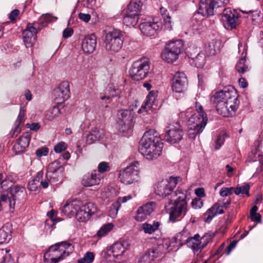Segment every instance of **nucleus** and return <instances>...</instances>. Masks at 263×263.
I'll return each mask as SVG.
<instances>
[{
  "instance_id": "11",
  "label": "nucleus",
  "mask_w": 263,
  "mask_h": 263,
  "mask_svg": "<svg viewBox=\"0 0 263 263\" xmlns=\"http://www.w3.org/2000/svg\"><path fill=\"white\" fill-rule=\"evenodd\" d=\"M139 163L135 161L119 173V177L122 182L129 184L137 182L139 178Z\"/></svg>"
},
{
  "instance_id": "59",
  "label": "nucleus",
  "mask_w": 263,
  "mask_h": 263,
  "mask_svg": "<svg viewBox=\"0 0 263 263\" xmlns=\"http://www.w3.org/2000/svg\"><path fill=\"white\" fill-rule=\"evenodd\" d=\"M73 33V30L71 28H66L63 32V37L65 39L70 37Z\"/></svg>"
},
{
  "instance_id": "45",
  "label": "nucleus",
  "mask_w": 263,
  "mask_h": 263,
  "mask_svg": "<svg viewBox=\"0 0 263 263\" xmlns=\"http://www.w3.org/2000/svg\"><path fill=\"white\" fill-rule=\"evenodd\" d=\"M120 206L119 203L117 202L116 201L114 202L110 206V210L109 211V216L112 218H115L116 217L118 210Z\"/></svg>"
},
{
  "instance_id": "28",
  "label": "nucleus",
  "mask_w": 263,
  "mask_h": 263,
  "mask_svg": "<svg viewBox=\"0 0 263 263\" xmlns=\"http://www.w3.org/2000/svg\"><path fill=\"white\" fill-rule=\"evenodd\" d=\"M223 20L227 22L229 26L235 28L238 24V15L234 10L227 8L223 10Z\"/></svg>"
},
{
  "instance_id": "33",
  "label": "nucleus",
  "mask_w": 263,
  "mask_h": 263,
  "mask_svg": "<svg viewBox=\"0 0 263 263\" xmlns=\"http://www.w3.org/2000/svg\"><path fill=\"white\" fill-rule=\"evenodd\" d=\"M62 105L58 104L48 110L45 114V118L48 121H52L62 114Z\"/></svg>"
},
{
  "instance_id": "7",
  "label": "nucleus",
  "mask_w": 263,
  "mask_h": 263,
  "mask_svg": "<svg viewBox=\"0 0 263 263\" xmlns=\"http://www.w3.org/2000/svg\"><path fill=\"white\" fill-rule=\"evenodd\" d=\"M25 195V188L20 185H12L8 189L6 195H2L1 200L8 202L11 209L14 210L16 201L21 200Z\"/></svg>"
},
{
  "instance_id": "56",
  "label": "nucleus",
  "mask_w": 263,
  "mask_h": 263,
  "mask_svg": "<svg viewBox=\"0 0 263 263\" xmlns=\"http://www.w3.org/2000/svg\"><path fill=\"white\" fill-rule=\"evenodd\" d=\"M48 153V148L46 147H42L36 151V155L38 157L46 156Z\"/></svg>"
},
{
  "instance_id": "35",
  "label": "nucleus",
  "mask_w": 263,
  "mask_h": 263,
  "mask_svg": "<svg viewBox=\"0 0 263 263\" xmlns=\"http://www.w3.org/2000/svg\"><path fill=\"white\" fill-rule=\"evenodd\" d=\"M139 16L137 14L127 12L126 15L123 18V22L127 26H135L138 23Z\"/></svg>"
},
{
  "instance_id": "47",
  "label": "nucleus",
  "mask_w": 263,
  "mask_h": 263,
  "mask_svg": "<svg viewBox=\"0 0 263 263\" xmlns=\"http://www.w3.org/2000/svg\"><path fill=\"white\" fill-rule=\"evenodd\" d=\"M234 192V188L231 187H222L221 189L219 194L221 197L229 196Z\"/></svg>"
},
{
  "instance_id": "12",
  "label": "nucleus",
  "mask_w": 263,
  "mask_h": 263,
  "mask_svg": "<svg viewBox=\"0 0 263 263\" xmlns=\"http://www.w3.org/2000/svg\"><path fill=\"white\" fill-rule=\"evenodd\" d=\"M183 132L178 122H172L168 124L166 128L165 138L171 143H176L183 137Z\"/></svg>"
},
{
  "instance_id": "27",
  "label": "nucleus",
  "mask_w": 263,
  "mask_h": 263,
  "mask_svg": "<svg viewBox=\"0 0 263 263\" xmlns=\"http://www.w3.org/2000/svg\"><path fill=\"white\" fill-rule=\"evenodd\" d=\"M155 208V203L153 202L141 206L137 211L136 220L139 221H143L154 211Z\"/></svg>"
},
{
  "instance_id": "10",
  "label": "nucleus",
  "mask_w": 263,
  "mask_h": 263,
  "mask_svg": "<svg viewBox=\"0 0 263 263\" xmlns=\"http://www.w3.org/2000/svg\"><path fill=\"white\" fill-rule=\"evenodd\" d=\"M183 46V43L180 40L167 43L161 54L162 59L167 63L175 61L178 59Z\"/></svg>"
},
{
  "instance_id": "20",
  "label": "nucleus",
  "mask_w": 263,
  "mask_h": 263,
  "mask_svg": "<svg viewBox=\"0 0 263 263\" xmlns=\"http://www.w3.org/2000/svg\"><path fill=\"white\" fill-rule=\"evenodd\" d=\"M187 211V206L174 203L170 211V220L173 222L180 220Z\"/></svg>"
},
{
  "instance_id": "25",
  "label": "nucleus",
  "mask_w": 263,
  "mask_h": 263,
  "mask_svg": "<svg viewBox=\"0 0 263 263\" xmlns=\"http://www.w3.org/2000/svg\"><path fill=\"white\" fill-rule=\"evenodd\" d=\"M96 45L97 37L93 34L85 36L82 41V48L86 53H92L96 48Z\"/></svg>"
},
{
  "instance_id": "64",
  "label": "nucleus",
  "mask_w": 263,
  "mask_h": 263,
  "mask_svg": "<svg viewBox=\"0 0 263 263\" xmlns=\"http://www.w3.org/2000/svg\"><path fill=\"white\" fill-rule=\"evenodd\" d=\"M26 126L27 128H29L32 130H37L40 127V124L37 123H33L32 124L28 123Z\"/></svg>"
},
{
  "instance_id": "53",
  "label": "nucleus",
  "mask_w": 263,
  "mask_h": 263,
  "mask_svg": "<svg viewBox=\"0 0 263 263\" xmlns=\"http://www.w3.org/2000/svg\"><path fill=\"white\" fill-rule=\"evenodd\" d=\"M67 147V145L64 142H59L54 148L56 153H60L64 151Z\"/></svg>"
},
{
  "instance_id": "17",
  "label": "nucleus",
  "mask_w": 263,
  "mask_h": 263,
  "mask_svg": "<svg viewBox=\"0 0 263 263\" xmlns=\"http://www.w3.org/2000/svg\"><path fill=\"white\" fill-rule=\"evenodd\" d=\"M70 93L69 83L66 81L63 82L54 90V100L58 104L62 105V103L69 98Z\"/></svg>"
},
{
  "instance_id": "22",
  "label": "nucleus",
  "mask_w": 263,
  "mask_h": 263,
  "mask_svg": "<svg viewBox=\"0 0 263 263\" xmlns=\"http://www.w3.org/2000/svg\"><path fill=\"white\" fill-rule=\"evenodd\" d=\"M31 135L29 133H24L14 144L13 149L16 154H21L26 151L29 146Z\"/></svg>"
},
{
  "instance_id": "16",
  "label": "nucleus",
  "mask_w": 263,
  "mask_h": 263,
  "mask_svg": "<svg viewBox=\"0 0 263 263\" xmlns=\"http://www.w3.org/2000/svg\"><path fill=\"white\" fill-rule=\"evenodd\" d=\"M40 31L37 28V24H28L26 28L23 32V41L27 48L33 46L36 40V34Z\"/></svg>"
},
{
  "instance_id": "13",
  "label": "nucleus",
  "mask_w": 263,
  "mask_h": 263,
  "mask_svg": "<svg viewBox=\"0 0 263 263\" xmlns=\"http://www.w3.org/2000/svg\"><path fill=\"white\" fill-rule=\"evenodd\" d=\"M118 117L117 123L119 130L123 133L128 130L131 127L133 119L132 111L127 109L119 110Z\"/></svg>"
},
{
  "instance_id": "40",
  "label": "nucleus",
  "mask_w": 263,
  "mask_h": 263,
  "mask_svg": "<svg viewBox=\"0 0 263 263\" xmlns=\"http://www.w3.org/2000/svg\"><path fill=\"white\" fill-rule=\"evenodd\" d=\"M160 12L163 16L164 21V27L168 30L172 29L171 17L167 13V11L163 8H160Z\"/></svg>"
},
{
  "instance_id": "1",
  "label": "nucleus",
  "mask_w": 263,
  "mask_h": 263,
  "mask_svg": "<svg viewBox=\"0 0 263 263\" xmlns=\"http://www.w3.org/2000/svg\"><path fill=\"white\" fill-rule=\"evenodd\" d=\"M238 95L234 87L229 86L216 92L212 97V100L216 104L217 112L224 117L235 115L239 102Z\"/></svg>"
},
{
  "instance_id": "14",
  "label": "nucleus",
  "mask_w": 263,
  "mask_h": 263,
  "mask_svg": "<svg viewBox=\"0 0 263 263\" xmlns=\"http://www.w3.org/2000/svg\"><path fill=\"white\" fill-rule=\"evenodd\" d=\"M98 208L95 204L91 202L80 206L75 215L80 222H85L89 220L90 217L97 212Z\"/></svg>"
},
{
  "instance_id": "8",
  "label": "nucleus",
  "mask_w": 263,
  "mask_h": 263,
  "mask_svg": "<svg viewBox=\"0 0 263 263\" xmlns=\"http://www.w3.org/2000/svg\"><path fill=\"white\" fill-rule=\"evenodd\" d=\"M64 168L59 161L55 160L49 164L47 167L46 178L48 183L51 184H58L62 182L63 180Z\"/></svg>"
},
{
  "instance_id": "46",
  "label": "nucleus",
  "mask_w": 263,
  "mask_h": 263,
  "mask_svg": "<svg viewBox=\"0 0 263 263\" xmlns=\"http://www.w3.org/2000/svg\"><path fill=\"white\" fill-rule=\"evenodd\" d=\"M245 59L243 58H241L237 63L236 65V69L238 72L243 73L247 71L248 67L246 66V65L245 64Z\"/></svg>"
},
{
  "instance_id": "60",
  "label": "nucleus",
  "mask_w": 263,
  "mask_h": 263,
  "mask_svg": "<svg viewBox=\"0 0 263 263\" xmlns=\"http://www.w3.org/2000/svg\"><path fill=\"white\" fill-rule=\"evenodd\" d=\"M79 18L85 23L88 22L91 18L90 15L89 14H85L83 13H80L79 14Z\"/></svg>"
},
{
  "instance_id": "26",
  "label": "nucleus",
  "mask_w": 263,
  "mask_h": 263,
  "mask_svg": "<svg viewBox=\"0 0 263 263\" xmlns=\"http://www.w3.org/2000/svg\"><path fill=\"white\" fill-rule=\"evenodd\" d=\"M130 245L128 241L123 240L112 245L111 252L115 258H120L124 253L129 249Z\"/></svg>"
},
{
  "instance_id": "49",
  "label": "nucleus",
  "mask_w": 263,
  "mask_h": 263,
  "mask_svg": "<svg viewBox=\"0 0 263 263\" xmlns=\"http://www.w3.org/2000/svg\"><path fill=\"white\" fill-rule=\"evenodd\" d=\"M26 111L23 108L21 107L19 115L17 117V120L15 121V124L21 125L25 121V115Z\"/></svg>"
},
{
  "instance_id": "34",
  "label": "nucleus",
  "mask_w": 263,
  "mask_h": 263,
  "mask_svg": "<svg viewBox=\"0 0 263 263\" xmlns=\"http://www.w3.org/2000/svg\"><path fill=\"white\" fill-rule=\"evenodd\" d=\"M154 100V96L152 95L150 93L146 97L145 102L142 105L141 108L138 110V112L139 114L146 112L148 110H151L152 108Z\"/></svg>"
},
{
  "instance_id": "62",
  "label": "nucleus",
  "mask_w": 263,
  "mask_h": 263,
  "mask_svg": "<svg viewBox=\"0 0 263 263\" xmlns=\"http://www.w3.org/2000/svg\"><path fill=\"white\" fill-rule=\"evenodd\" d=\"M20 11L17 9H14L9 14V18L11 21H14L16 20V17L18 16Z\"/></svg>"
},
{
  "instance_id": "42",
  "label": "nucleus",
  "mask_w": 263,
  "mask_h": 263,
  "mask_svg": "<svg viewBox=\"0 0 263 263\" xmlns=\"http://www.w3.org/2000/svg\"><path fill=\"white\" fill-rule=\"evenodd\" d=\"M193 64L197 68H201L204 64L205 59L202 54L198 53L195 58H192Z\"/></svg>"
},
{
  "instance_id": "29",
  "label": "nucleus",
  "mask_w": 263,
  "mask_h": 263,
  "mask_svg": "<svg viewBox=\"0 0 263 263\" xmlns=\"http://www.w3.org/2000/svg\"><path fill=\"white\" fill-rule=\"evenodd\" d=\"M215 8L211 0H200L198 13L204 16L209 17L214 14Z\"/></svg>"
},
{
  "instance_id": "6",
  "label": "nucleus",
  "mask_w": 263,
  "mask_h": 263,
  "mask_svg": "<svg viewBox=\"0 0 263 263\" xmlns=\"http://www.w3.org/2000/svg\"><path fill=\"white\" fill-rule=\"evenodd\" d=\"M123 35L118 29H113L106 34L104 40L105 49L111 53L118 52L122 48Z\"/></svg>"
},
{
  "instance_id": "38",
  "label": "nucleus",
  "mask_w": 263,
  "mask_h": 263,
  "mask_svg": "<svg viewBox=\"0 0 263 263\" xmlns=\"http://www.w3.org/2000/svg\"><path fill=\"white\" fill-rule=\"evenodd\" d=\"M9 252L10 250L8 249L0 250V257L2 258L0 263H15L14 259L9 253Z\"/></svg>"
},
{
  "instance_id": "30",
  "label": "nucleus",
  "mask_w": 263,
  "mask_h": 263,
  "mask_svg": "<svg viewBox=\"0 0 263 263\" xmlns=\"http://www.w3.org/2000/svg\"><path fill=\"white\" fill-rule=\"evenodd\" d=\"M82 203L80 200H73L66 203L62 208V212L66 215L71 216L75 215Z\"/></svg>"
},
{
  "instance_id": "61",
  "label": "nucleus",
  "mask_w": 263,
  "mask_h": 263,
  "mask_svg": "<svg viewBox=\"0 0 263 263\" xmlns=\"http://www.w3.org/2000/svg\"><path fill=\"white\" fill-rule=\"evenodd\" d=\"M224 140V138L223 135H220L217 137L216 141V145L215 146V148L216 149H218L221 146V145L223 143Z\"/></svg>"
},
{
  "instance_id": "24",
  "label": "nucleus",
  "mask_w": 263,
  "mask_h": 263,
  "mask_svg": "<svg viewBox=\"0 0 263 263\" xmlns=\"http://www.w3.org/2000/svg\"><path fill=\"white\" fill-rule=\"evenodd\" d=\"M163 246H159L156 248L148 250L138 260V263H152L154 260L159 257L162 253L160 251Z\"/></svg>"
},
{
  "instance_id": "55",
  "label": "nucleus",
  "mask_w": 263,
  "mask_h": 263,
  "mask_svg": "<svg viewBox=\"0 0 263 263\" xmlns=\"http://www.w3.org/2000/svg\"><path fill=\"white\" fill-rule=\"evenodd\" d=\"M191 205L194 209H200L202 206L203 203L200 198H195L192 200Z\"/></svg>"
},
{
  "instance_id": "48",
  "label": "nucleus",
  "mask_w": 263,
  "mask_h": 263,
  "mask_svg": "<svg viewBox=\"0 0 263 263\" xmlns=\"http://www.w3.org/2000/svg\"><path fill=\"white\" fill-rule=\"evenodd\" d=\"M9 237H10V235H9V232L6 230V228L3 227L0 229V244L5 242Z\"/></svg>"
},
{
  "instance_id": "36",
  "label": "nucleus",
  "mask_w": 263,
  "mask_h": 263,
  "mask_svg": "<svg viewBox=\"0 0 263 263\" xmlns=\"http://www.w3.org/2000/svg\"><path fill=\"white\" fill-rule=\"evenodd\" d=\"M160 226V222L159 221H154L153 224L147 222L142 224L141 229L144 231L145 233L152 234L159 229Z\"/></svg>"
},
{
  "instance_id": "52",
  "label": "nucleus",
  "mask_w": 263,
  "mask_h": 263,
  "mask_svg": "<svg viewBox=\"0 0 263 263\" xmlns=\"http://www.w3.org/2000/svg\"><path fill=\"white\" fill-rule=\"evenodd\" d=\"M215 8L225 6L229 3V0H211Z\"/></svg>"
},
{
  "instance_id": "9",
  "label": "nucleus",
  "mask_w": 263,
  "mask_h": 263,
  "mask_svg": "<svg viewBox=\"0 0 263 263\" xmlns=\"http://www.w3.org/2000/svg\"><path fill=\"white\" fill-rule=\"evenodd\" d=\"M181 181V178L179 176H171L168 180L157 183L155 188V193L163 197L171 196L172 198L174 189Z\"/></svg>"
},
{
  "instance_id": "43",
  "label": "nucleus",
  "mask_w": 263,
  "mask_h": 263,
  "mask_svg": "<svg viewBox=\"0 0 263 263\" xmlns=\"http://www.w3.org/2000/svg\"><path fill=\"white\" fill-rule=\"evenodd\" d=\"M250 185L248 184H245L239 187L234 188V193L236 195L246 194L248 196L249 194Z\"/></svg>"
},
{
  "instance_id": "54",
  "label": "nucleus",
  "mask_w": 263,
  "mask_h": 263,
  "mask_svg": "<svg viewBox=\"0 0 263 263\" xmlns=\"http://www.w3.org/2000/svg\"><path fill=\"white\" fill-rule=\"evenodd\" d=\"M133 6H134L133 3H130L128 6L127 12L130 13L137 14V15L139 16L140 13V10L138 9L137 8L133 7Z\"/></svg>"
},
{
  "instance_id": "21",
  "label": "nucleus",
  "mask_w": 263,
  "mask_h": 263,
  "mask_svg": "<svg viewBox=\"0 0 263 263\" xmlns=\"http://www.w3.org/2000/svg\"><path fill=\"white\" fill-rule=\"evenodd\" d=\"M102 178L101 174L97 171H93L84 175L82 179V184L86 187L98 185Z\"/></svg>"
},
{
  "instance_id": "63",
  "label": "nucleus",
  "mask_w": 263,
  "mask_h": 263,
  "mask_svg": "<svg viewBox=\"0 0 263 263\" xmlns=\"http://www.w3.org/2000/svg\"><path fill=\"white\" fill-rule=\"evenodd\" d=\"M250 217L253 221L256 222H260L261 221V215L259 213L254 214L250 215Z\"/></svg>"
},
{
  "instance_id": "57",
  "label": "nucleus",
  "mask_w": 263,
  "mask_h": 263,
  "mask_svg": "<svg viewBox=\"0 0 263 263\" xmlns=\"http://www.w3.org/2000/svg\"><path fill=\"white\" fill-rule=\"evenodd\" d=\"M132 199V196L130 195H128L124 197H118L116 202L119 203V205L121 206V203H126L127 201L130 200Z\"/></svg>"
},
{
  "instance_id": "32",
  "label": "nucleus",
  "mask_w": 263,
  "mask_h": 263,
  "mask_svg": "<svg viewBox=\"0 0 263 263\" xmlns=\"http://www.w3.org/2000/svg\"><path fill=\"white\" fill-rule=\"evenodd\" d=\"M173 196L176 197V198L175 199H170L169 203H171L174 201V203L178 204H183V205L187 206V197L186 193L180 190H177L176 192H173Z\"/></svg>"
},
{
  "instance_id": "5",
  "label": "nucleus",
  "mask_w": 263,
  "mask_h": 263,
  "mask_svg": "<svg viewBox=\"0 0 263 263\" xmlns=\"http://www.w3.org/2000/svg\"><path fill=\"white\" fill-rule=\"evenodd\" d=\"M149 61L142 58L135 61L129 69V74L134 81H140L146 78L150 69Z\"/></svg>"
},
{
  "instance_id": "44",
  "label": "nucleus",
  "mask_w": 263,
  "mask_h": 263,
  "mask_svg": "<svg viewBox=\"0 0 263 263\" xmlns=\"http://www.w3.org/2000/svg\"><path fill=\"white\" fill-rule=\"evenodd\" d=\"M215 206H212L203 215L204 221L206 222H210L213 218L216 216V212L214 211Z\"/></svg>"
},
{
  "instance_id": "50",
  "label": "nucleus",
  "mask_w": 263,
  "mask_h": 263,
  "mask_svg": "<svg viewBox=\"0 0 263 263\" xmlns=\"http://www.w3.org/2000/svg\"><path fill=\"white\" fill-rule=\"evenodd\" d=\"M205 53L208 56L213 55L216 54V50L214 45L209 44L205 46Z\"/></svg>"
},
{
  "instance_id": "39",
  "label": "nucleus",
  "mask_w": 263,
  "mask_h": 263,
  "mask_svg": "<svg viewBox=\"0 0 263 263\" xmlns=\"http://www.w3.org/2000/svg\"><path fill=\"white\" fill-rule=\"evenodd\" d=\"M114 226L112 223H107L104 224L97 233L96 235L101 238L107 235L113 229Z\"/></svg>"
},
{
  "instance_id": "19",
  "label": "nucleus",
  "mask_w": 263,
  "mask_h": 263,
  "mask_svg": "<svg viewBox=\"0 0 263 263\" xmlns=\"http://www.w3.org/2000/svg\"><path fill=\"white\" fill-rule=\"evenodd\" d=\"M139 28L144 35L152 36L157 33L161 28V24L157 22L145 21L140 24Z\"/></svg>"
},
{
  "instance_id": "31",
  "label": "nucleus",
  "mask_w": 263,
  "mask_h": 263,
  "mask_svg": "<svg viewBox=\"0 0 263 263\" xmlns=\"http://www.w3.org/2000/svg\"><path fill=\"white\" fill-rule=\"evenodd\" d=\"M104 136V131L102 129L94 128L91 130L86 137V142L88 144H91L103 138Z\"/></svg>"
},
{
  "instance_id": "15",
  "label": "nucleus",
  "mask_w": 263,
  "mask_h": 263,
  "mask_svg": "<svg viewBox=\"0 0 263 263\" xmlns=\"http://www.w3.org/2000/svg\"><path fill=\"white\" fill-rule=\"evenodd\" d=\"M184 233H185L184 231H181L176 235L175 238L178 240L181 243L185 242L187 246L191 248L195 252L198 251L200 252L201 249L203 248L206 245H201V242L199 240V235L197 234L194 237H188L186 239H184L181 238V236Z\"/></svg>"
},
{
  "instance_id": "37",
  "label": "nucleus",
  "mask_w": 263,
  "mask_h": 263,
  "mask_svg": "<svg viewBox=\"0 0 263 263\" xmlns=\"http://www.w3.org/2000/svg\"><path fill=\"white\" fill-rule=\"evenodd\" d=\"M53 18L57 19L49 14H43L39 18V23L38 24V29L39 30L47 25V24L52 21Z\"/></svg>"
},
{
  "instance_id": "18",
  "label": "nucleus",
  "mask_w": 263,
  "mask_h": 263,
  "mask_svg": "<svg viewBox=\"0 0 263 263\" xmlns=\"http://www.w3.org/2000/svg\"><path fill=\"white\" fill-rule=\"evenodd\" d=\"M187 83V79L185 74L183 72L178 71L173 77L172 90L176 92H181L186 88Z\"/></svg>"
},
{
  "instance_id": "4",
  "label": "nucleus",
  "mask_w": 263,
  "mask_h": 263,
  "mask_svg": "<svg viewBox=\"0 0 263 263\" xmlns=\"http://www.w3.org/2000/svg\"><path fill=\"white\" fill-rule=\"evenodd\" d=\"M74 250L73 246L69 242L62 241L49 247L44 254L45 263H58L69 255Z\"/></svg>"
},
{
  "instance_id": "41",
  "label": "nucleus",
  "mask_w": 263,
  "mask_h": 263,
  "mask_svg": "<svg viewBox=\"0 0 263 263\" xmlns=\"http://www.w3.org/2000/svg\"><path fill=\"white\" fill-rule=\"evenodd\" d=\"M95 258V254L93 252H86L83 257L78 260V263H91Z\"/></svg>"
},
{
  "instance_id": "51",
  "label": "nucleus",
  "mask_w": 263,
  "mask_h": 263,
  "mask_svg": "<svg viewBox=\"0 0 263 263\" xmlns=\"http://www.w3.org/2000/svg\"><path fill=\"white\" fill-rule=\"evenodd\" d=\"M98 173H99L100 174L101 173H103L105 172H107L109 171V166L108 165V163L106 162H101L98 167Z\"/></svg>"
},
{
  "instance_id": "3",
  "label": "nucleus",
  "mask_w": 263,
  "mask_h": 263,
  "mask_svg": "<svg viewBox=\"0 0 263 263\" xmlns=\"http://www.w3.org/2000/svg\"><path fill=\"white\" fill-rule=\"evenodd\" d=\"M197 113L193 115L187 122V132L190 138L195 139L196 136L202 132L207 124L208 117L202 106L196 102Z\"/></svg>"
},
{
  "instance_id": "58",
  "label": "nucleus",
  "mask_w": 263,
  "mask_h": 263,
  "mask_svg": "<svg viewBox=\"0 0 263 263\" xmlns=\"http://www.w3.org/2000/svg\"><path fill=\"white\" fill-rule=\"evenodd\" d=\"M214 208V211L216 212V215L217 214H222L224 211L222 209V206H221V201L219 200L218 202L215 203L213 206H215Z\"/></svg>"
},
{
  "instance_id": "2",
  "label": "nucleus",
  "mask_w": 263,
  "mask_h": 263,
  "mask_svg": "<svg viewBox=\"0 0 263 263\" xmlns=\"http://www.w3.org/2000/svg\"><path fill=\"white\" fill-rule=\"evenodd\" d=\"M163 143L155 129L146 132L140 141L139 151L148 160L157 159L161 154Z\"/></svg>"
},
{
  "instance_id": "23",
  "label": "nucleus",
  "mask_w": 263,
  "mask_h": 263,
  "mask_svg": "<svg viewBox=\"0 0 263 263\" xmlns=\"http://www.w3.org/2000/svg\"><path fill=\"white\" fill-rule=\"evenodd\" d=\"M43 175V173L39 172L37 173L35 177L28 182V189L29 191L38 192L40 190L41 185L44 189L48 186L47 181L42 179Z\"/></svg>"
}]
</instances>
